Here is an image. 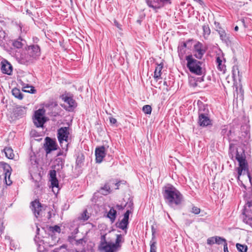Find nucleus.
Instances as JSON below:
<instances>
[{
	"label": "nucleus",
	"mask_w": 252,
	"mask_h": 252,
	"mask_svg": "<svg viewBox=\"0 0 252 252\" xmlns=\"http://www.w3.org/2000/svg\"><path fill=\"white\" fill-rule=\"evenodd\" d=\"M24 88L25 89L23 91L25 92L31 93V94H34L35 92V90L34 89V88L32 86H26L24 87Z\"/></svg>",
	"instance_id": "37"
},
{
	"label": "nucleus",
	"mask_w": 252,
	"mask_h": 252,
	"mask_svg": "<svg viewBox=\"0 0 252 252\" xmlns=\"http://www.w3.org/2000/svg\"><path fill=\"white\" fill-rule=\"evenodd\" d=\"M50 230L53 232H58L60 233L61 232V228L58 225H55L52 227H50Z\"/></svg>",
	"instance_id": "39"
},
{
	"label": "nucleus",
	"mask_w": 252,
	"mask_h": 252,
	"mask_svg": "<svg viewBox=\"0 0 252 252\" xmlns=\"http://www.w3.org/2000/svg\"><path fill=\"white\" fill-rule=\"evenodd\" d=\"M85 243V241H84V240L83 239H80L76 241L77 244H83V243Z\"/></svg>",
	"instance_id": "51"
},
{
	"label": "nucleus",
	"mask_w": 252,
	"mask_h": 252,
	"mask_svg": "<svg viewBox=\"0 0 252 252\" xmlns=\"http://www.w3.org/2000/svg\"><path fill=\"white\" fill-rule=\"evenodd\" d=\"M57 161L58 162V163H57V164L55 165L54 169L56 170L59 171L63 168L64 163L62 160H57Z\"/></svg>",
	"instance_id": "34"
},
{
	"label": "nucleus",
	"mask_w": 252,
	"mask_h": 252,
	"mask_svg": "<svg viewBox=\"0 0 252 252\" xmlns=\"http://www.w3.org/2000/svg\"><path fill=\"white\" fill-rule=\"evenodd\" d=\"M162 194L166 202L171 207L182 203L183 195L173 185L167 184L163 188Z\"/></svg>",
	"instance_id": "2"
},
{
	"label": "nucleus",
	"mask_w": 252,
	"mask_h": 252,
	"mask_svg": "<svg viewBox=\"0 0 252 252\" xmlns=\"http://www.w3.org/2000/svg\"><path fill=\"white\" fill-rule=\"evenodd\" d=\"M236 159L239 162V167L237 168L238 180H239L241 175L247 174L250 182H251L252 178L249 171L248 164L246 160V155L243 149L237 150Z\"/></svg>",
	"instance_id": "3"
},
{
	"label": "nucleus",
	"mask_w": 252,
	"mask_h": 252,
	"mask_svg": "<svg viewBox=\"0 0 252 252\" xmlns=\"http://www.w3.org/2000/svg\"><path fill=\"white\" fill-rule=\"evenodd\" d=\"M103 250L105 252H116L119 249L113 243L105 242V245L103 246Z\"/></svg>",
	"instance_id": "16"
},
{
	"label": "nucleus",
	"mask_w": 252,
	"mask_h": 252,
	"mask_svg": "<svg viewBox=\"0 0 252 252\" xmlns=\"http://www.w3.org/2000/svg\"><path fill=\"white\" fill-rule=\"evenodd\" d=\"M62 99L68 105V107L70 109H73L76 106L75 101L71 97L63 96Z\"/></svg>",
	"instance_id": "18"
},
{
	"label": "nucleus",
	"mask_w": 252,
	"mask_h": 252,
	"mask_svg": "<svg viewBox=\"0 0 252 252\" xmlns=\"http://www.w3.org/2000/svg\"><path fill=\"white\" fill-rule=\"evenodd\" d=\"M243 221L252 228V201H248L245 206Z\"/></svg>",
	"instance_id": "7"
},
{
	"label": "nucleus",
	"mask_w": 252,
	"mask_h": 252,
	"mask_svg": "<svg viewBox=\"0 0 252 252\" xmlns=\"http://www.w3.org/2000/svg\"><path fill=\"white\" fill-rule=\"evenodd\" d=\"M40 55V50L37 45L29 46L21 53L15 55L16 61L20 64L30 65L37 60Z\"/></svg>",
	"instance_id": "1"
},
{
	"label": "nucleus",
	"mask_w": 252,
	"mask_h": 252,
	"mask_svg": "<svg viewBox=\"0 0 252 252\" xmlns=\"http://www.w3.org/2000/svg\"><path fill=\"white\" fill-rule=\"evenodd\" d=\"M142 110L146 114H150L152 112V107L149 105H145L143 107Z\"/></svg>",
	"instance_id": "36"
},
{
	"label": "nucleus",
	"mask_w": 252,
	"mask_h": 252,
	"mask_svg": "<svg viewBox=\"0 0 252 252\" xmlns=\"http://www.w3.org/2000/svg\"><path fill=\"white\" fill-rule=\"evenodd\" d=\"M70 2H71V3H72V2H73L72 0H70Z\"/></svg>",
	"instance_id": "61"
},
{
	"label": "nucleus",
	"mask_w": 252,
	"mask_h": 252,
	"mask_svg": "<svg viewBox=\"0 0 252 252\" xmlns=\"http://www.w3.org/2000/svg\"><path fill=\"white\" fill-rule=\"evenodd\" d=\"M163 68V64L160 63L158 64L157 66L156 67L155 72H154V77L155 79L157 81L158 79H159L161 76V72Z\"/></svg>",
	"instance_id": "21"
},
{
	"label": "nucleus",
	"mask_w": 252,
	"mask_h": 252,
	"mask_svg": "<svg viewBox=\"0 0 252 252\" xmlns=\"http://www.w3.org/2000/svg\"><path fill=\"white\" fill-rule=\"evenodd\" d=\"M234 147V144H232V143H230L229 144V149L231 151L232 149V148H233Z\"/></svg>",
	"instance_id": "56"
},
{
	"label": "nucleus",
	"mask_w": 252,
	"mask_h": 252,
	"mask_svg": "<svg viewBox=\"0 0 252 252\" xmlns=\"http://www.w3.org/2000/svg\"><path fill=\"white\" fill-rule=\"evenodd\" d=\"M207 243L208 245H212L215 244V236L209 237L207 240Z\"/></svg>",
	"instance_id": "41"
},
{
	"label": "nucleus",
	"mask_w": 252,
	"mask_h": 252,
	"mask_svg": "<svg viewBox=\"0 0 252 252\" xmlns=\"http://www.w3.org/2000/svg\"><path fill=\"white\" fill-rule=\"evenodd\" d=\"M194 56L198 59H201L206 52V49L203 44L198 42L194 46Z\"/></svg>",
	"instance_id": "9"
},
{
	"label": "nucleus",
	"mask_w": 252,
	"mask_h": 252,
	"mask_svg": "<svg viewBox=\"0 0 252 252\" xmlns=\"http://www.w3.org/2000/svg\"><path fill=\"white\" fill-rule=\"evenodd\" d=\"M178 52L180 58L181 59H183L184 56V55L186 54V49L185 48L182 47V46L179 45L178 47Z\"/></svg>",
	"instance_id": "31"
},
{
	"label": "nucleus",
	"mask_w": 252,
	"mask_h": 252,
	"mask_svg": "<svg viewBox=\"0 0 252 252\" xmlns=\"http://www.w3.org/2000/svg\"><path fill=\"white\" fill-rule=\"evenodd\" d=\"M163 85H164V86H168V85H167V82H166V81H164V82H163Z\"/></svg>",
	"instance_id": "59"
},
{
	"label": "nucleus",
	"mask_w": 252,
	"mask_h": 252,
	"mask_svg": "<svg viewBox=\"0 0 252 252\" xmlns=\"http://www.w3.org/2000/svg\"><path fill=\"white\" fill-rule=\"evenodd\" d=\"M124 241V239L123 237V236L121 234H117L116 235L115 243H114V245H115L118 249H119L121 247L120 243L123 242Z\"/></svg>",
	"instance_id": "27"
},
{
	"label": "nucleus",
	"mask_w": 252,
	"mask_h": 252,
	"mask_svg": "<svg viewBox=\"0 0 252 252\" xmlns=\"http://www.w3.org/2000/svg\"><path fill=\"white\" fill-rule=\"evenodd\" d=\"M131 213V211L127 210L124 215L123 219L128 220L129 214Z\"/></svg>",
	"instance_id": "45"
},
{
	"label": "nucleus",
	"mask_w": 252,
	"mask_h": 252,
	"mask_svg": "<svg viewBox=\"0 0 252 252\" xmlns=\"http://www.w3.org/2000/svg\"><path fill=\"white\" fill-rule=\"evenodd\" d=\"M236 246L238 251L240 252H247V251L248 248L246 245L237 243Z\"/></svg>",
	"instance_id": "32"
},
{
	"label": "nucleus",
	"mask_w": 252,
	"mask_h": 252,
	"mask_svg": "<svg viewBox=\"0 0 252 252\" xmlns=\"http://www.w3.org/2000/svg\"><path fill=\"white\" fill-rule=\"evenodd\" d=\"M198 123L200 126L205 127L212 125V121L207 114L199 112Z\"/></svg>",
	"instance_id": "10"
},
{
	"label": "nucleus",
	"mask_w": 252,
	"mask_h": 252,
	"mask_svg": "<svg viewBox=\"0 0 252 252\" xmlns=\"http://www.w3.org/2000/svg\"><path fill=\"white\" fill-rule=\"evenodd\" d=\"M186 60L187 61V66L190 72L197 75L202 74V63L193 58L191 55L187 56Z\"/></svg>",
	"instance_id": "5"
},
{
	"label": "nucleus",
	"mask_w": 252,
	"mask_h": 252,
	"mask_svg": "<svg viewBox=\"0 0 252 252\" xmlns=\"http://www.w3.org/2000/svg\"><path fill=\"white\" fill-rule=\"evenodd\" d=\"M128 224V220L125 219H123L120 222H117L116 223L117 227L120 228L122 230H125V233H126V229Z\"/></svg>",
	"instance_id": "19"
},
{
	"label": "nucleus",
	"mask_w": 252,
	"mask_h": 252,
	"mask_svg": "<svg viewBox=\"0 0 252 252\" xmlns=\"http://www.w3.org/2000/svg\"><path fill=\"white\" fill-rule=\"evenodd\" d=\"M6 33L2 28L0 27V45H1L5 39Z\"/></svg>",
	"instance_id": "33"
},
{
	"label": "nucleus",
	"mask_w": 252,
	"mask_h": 252,
	"mask_svg": "<svg viewBox=\"0 0 252 252\" xmlns=\"http://www.w3.org/2000/svg\"><path fill=\"white\" fill-rule=\"evenodd\" d=\"M238 26H236L234 28V30L235 31H237L238 30Z\"/></svg>",
	"instance_id": "58"
},
{
	"label": "nucleus",
	"mask_w": 252,
	"mask_h": 252,
	"mask_svg": "<svg viewBox=\"0 0 252 252\" xmlns=\"http://www.w3.org/2000/svg\"><path fill=\"white\" fill-rule=\"evenodd\" d=\"M218 32V33L220 35V39L224 43L228 44L230 42L229 40V34L227 33L225 30L222 29H220L219 30H217Z\"/></svg>",
	"instance_id": "15"
},
{
	"label": "nucleus",
	"mask_w": 252,
	"mask_h": 252,
	"mask_svg": "<svg viewBox=\"0 0 252 252\" xmlns=\"http://www.w3.org/2000/svg\"><path fill=\"white\" fill-rule=\"evenodd\" d=\"M12 94L20 100H21L23 98V94L21 93L20 90L17 88H14L12 90Z\"/></svg>",
	"instance_id": "26"
},
{
	"label": "nucleus",
	"mask_w": 252,
	"mask_h": 252,
	"mask_svg": "<svg viewBox=\"0 0 252 252\" xmlns=\"http://www.w3.org/2000/svg\"><path fill=\"white\" fill-rule=\"evenodd\" d=\"M4 152L5 153V156L9 158L13 159L14 157V154H13V150L10 147H6L4 149Z\"/></svg>",
	"instance_id": "25"
},
{
	"label": "nucleus",
	"mask_w": 252,
	"mask_h": 252,
	"mask_svg": "<svg viewBox=\"0 0 252 252\" xmlns=\"http://www.w3.org/2000/svg\"><path fill=\"white\" fill-rule=\"evenodd\" d=\"M32 210L36 218L40 216L42 210V206L39 201L34 200L32 202Z\"/></svg>",
	"instance_id": "13"
},
{
	"label": "nucleus",
	"mask_w": 252,
	"mask_h": 252,
	"mask_svg": "<svg viewBox=\"0 0 252 252\" xmlns=\"http://www.w3.org/2000/svg\"><path fill=\"white\" fill-rule=\"evenodd\" d=\"M191 212L195 215H197L200 213V209L197 207L193 206Z\"/></svg>",
	"instance_id": "42"
},
{
	"label": "nucleus",
	"mask_w": 252,
	"mask_h": 252,
	"mask_svg": "<svg viewBox=\"0 0 252 252\" xmlns=\"http://www.w3.org/2000/svg\"><path fill=\"white\" fill-rule=\"evenodd\" d=\"M51 185L53 188L57 187L59 186V182L57 178L50 179Z\"/></svg>",
	"instance_id": "40"
},
{
	"label": "nucleus",
	"mask_w": 252,
	"mask_h": 252,
	"mask_svg": "<svg viewBox=\"0 0 252 252\" xmlns=\"http://www.w3.org/2000/svg\"><path fill=\"white\" fill-rule=\"evenodd\" d=\"M117 27L119 28V25H118V24L117 23Z\"/></svg>",
	"instance_id": "62"
},
{
	"label": "nucleus",
	"mask_w": 252,
	"mask_h": 252,
	"mask_svg": "<svg viewBox=\"0 0 252 252\" xmlns=\"http://www.w3.org/2000/svg\"><path fill=\"white\" fill-rule=\"evenodd\" d=\"M216 62L217 63H218V64H220L221 63H222V61L221 60V59L220 58V57H217V59H216Z\"/></svg>",
	"instance_id": "53"
},
{
	"label": "nucleus",
	"mask_w": 252,
	"mask_h": 252,
	"mask_svg": "<svg viewBox=\"0 0 252 252\" xmlns=\"http://www.w3.org/2000/svg\"><path fill=\"white\" fill-rule=\"evenodd\" d=\"M232 75L233 78H236L237 76L239 77V80H240L241 75H240V72L239 71L238 66L237 65L234 66L232 68Z\"/></svg>",
	"instance_id": "28"
},
{
	"label": "nucleus",
	"mask_w": 252,
	"mask_h": 252,
	"mask_svg": "<svg viewBox=\"0 0 252 252\" xmlns=\"http://www.w3.org/2000/svg\"><path fill=\"white\" fill-rule=\"evenodd\" d=\"M70 129L69 127H62L58 129L57 138L63 150L67 151L68 145L70 142Z\"/></svg>",
	"instance_id": "4"
},
{
	"label": "nucleus",
	"mask_w": 252,
	"mask_h": 252,
	"mask_svg": "<svg viewBox=\"0 0 252 252\" xmlns=\"http://www.w3.org/2000/svg\"><path fill=\"white\" fill-rule=\"evenodd\" d=\"M107 216L112 223L114 222L117 216L116 210L113 207H111L108 212Z\"/></svg>",
	"instance_id": "23"
},
{
	"label": "nucleus",
	"mask_w": 252,
	"mask_h": 252,
	"mask_svg": "<svg viewBox=\"0 0 252 252\" xmlns=\"http://www.w3.org/2000/svg\"><path fill=\"white\" fill-rule=\"evenodd\" d=\"M50 179H55L56 178V170H52L50 172Z\"/></svg>",
	"instance_id": "43"
},
{
	"label": "nucleus",
	"mask_w": 252,
	"mask_h": 252,
	"mask_svg": "<svg viewBox=\"0 0 252 252\" xmlns=\"http://www.w3.org/2000/svg\"><path fill=\"white\" fill-rule=\"evenodd\" d=\"M96 162L101 163L106 155L105 148L102 146L96 148L95 150Z\"/></svg>",
	"instance_id": "11"
},
{
	"label": "nucleus",
	"mask_w": 252,
	"mask_h": 252,
	"mask_svg": "<svg viewBox=\"0 0 252 252\" xmlns=\"http://www.w3.org/2000/svg\"><path fill=\"white\" fill-rule=\"evenodd\" d=\"M192 41L191 39H189L186 42H180L179 45L185 48L189 49L191 47Z\"/></svg>",
	"instance_id": "29"
},
{
	"label": "nucleus",
	"mask_w": 252,
	"mask_h": 252,
	"mask_svg": "<svg viewBox=\"0 0 252 252\" xmlns=\"http://www.w3.org/2000/svg\"><path fill=\"white\" fill-rule=\"evenodd\" d=\"M218 68L220 71H224L225 66L224 65L222 64V63L218 64Z\"/></svg>",
	"instance_id": "48"
},
{
	"label": "nucleus",
	"mask_w": 252,
	"mask_h": 252,
	"mask_svg": "<svg viewBox=\"0 0 252 252\" xmlns=\"http://www.w3.org/2000/svg\"><path fill=\"white\" fill-rule=\"evenodd\" d=\"M60 155H61L60 153L58 154V156H60Z\"/></svg>",
	"instance_id": "64"
},
{
	"label": "nucleus",
	"mask_w": 252,
	"mask_h": 252,
	"mask_svg": "<svg viewBox=\"0 0 252 252\" xmlns=\"http://www.w3.org/2000/svg\"><path fill=\"white\" fill-rule=\"evenodd\" d=\"M45 111L43 109H39L34 113L33 122L35 126L37 127H42L46 121L44 117Z\"/></svg>",
	"instance_id": "6"
},
{
	"label": "nucleus",
	"mask_w": 252,
	"mask_h": 252,
	"mask_svg": "<svg viewBox=\"0 0 252 252\" xmlns=\"http://www.w3.org/2000/svg\"><path fill=\"white\" fill-rule=\"evenodd\" d=\"M109 120L110 123L112 124H115L117 122V120L114 118L110 117Z\"/></svg>",
	"instance_id": "49"
},
{
	"label": "nucleus",
	"mask_w": 252,
	"mask_h": 252,
	"mask_svg": "<svg viewBox=\"0 0 252 252\" xmlns=\"http://www.w3.org/2000/svg\"><path fill=\"white\" fill-rule=\"evenodd\" d=\"M229 132L230 133H231V130H229Z\"/></svg>",
	"instance_id": "63"
},
{
	"label": "nucleus",
	"mask_w": 252,
	"mask_h": 252,
	"mask_svg": "<svg viewBox=\"0 0 252 252\" xmlns=\"http://www.w3.org/2000/svg\"><path fill=\"white\" fill-rule=\"evenodd\" d=\"M12 169L10 166V169L8 171H5L4 172V180L6 185H10L12 184V181L10 180V175L11 174Z\"/></svg>",
	"instance_id": "24"
},
{
	"label": "nucleus",
	"mask_w": 252,
	"mask_h": 252,
	"mask_svg": "<svg viewBox=\"0 0 252 252\" xmlns=\"http://www.w3.org/2000/svg\"><path fill=\"white\" fill-rule=\"evenodd\" d=\"M150 252H157L156 243L155 242H150Z\"/></svg>",
	"instance_id": "38"
},
{
	"label": "nucleus",
	"mask_w": 252,
	"mask_h": 252,
	"mask_svg": "<svg viewBox=\"0 0 252 252\" xmlns=\"http://www.w3.org/2000/svg\"><path fill=\"white\" fill-rule=\"evenodd\" d=\"M147 5L153 8L156 12L157 11L158 9H160L163 7L165 4H171V0H160L158 4H156V1L146 0Z\"/></svg>",
	"instance_id": "8"
},
{
	"label": "nucleus",
	"mask_w": 252,
	"mask_h": 252,
	"mask_svg": "<svg viewBox=\"0 0 252 252\" xmlns=\"http://www.w3.org/2000/svg\"><path fill=\"white\" fill-rule=\"evenodd\" d=\"M133 202L131 201H130L129 202H127L125 206L126 207V206H127V208H129V210L131 211L133 209Z\"/></svg>",
	"instance_id": "46"
},
{
	"label": "nucleus",
	"mask_w": 252,
	"mask_h": 252,
	"mask_svg": "<svg viewBox=\"0 0 252 252\" xmlns=\"http://www.w3.org/2000/svg\"><path fill=\"white\" fill-rule=\"evenodd\" d=\"M87 210H85V211H84V212L82 213L81 217V220H86L89 219V217L87 215Z\"/></svg>",
	"instance_id": "44"
},
{
	"label": "nucleus",
	"mask_w": 252,
	"mask_h": 252,
	"mask_svg": "<svg viewBox=\"0 0 252 252\" xmlns=\"http://www.w3.org/2000/svg\"><path fill=\"white\" fill-rule=\"evenodd\" d=\"M120 182H117V183H116L115 184V185L117 187V188H116V189H118V187H119V185H120Z\"/></svg>",
	"instance_id": "57"
},
{
	"label": "nucleus",
	"mask_w": 252,
	"mask_h": 252,
	"mask_svg": "<svg viewBox=\"0 0 252 252\" xmlns=\"http://www.w3.org/2000/svg\"><path fill=\"white\" fill-rule=\"evenodd\" d=\"M26 108L23 106L16 107L13 111L14 115L16 118L24 117L26 114Z\"/></svg>",
	"instance_id": "14"
},
{
	"label": "nucleus",
	"mask_w": 252,
	"mask_h": 252,
	"mask_svg": "<svg viewBox=\"0 0 252 252\" xmlns=\"http://www.w3.org/2000/svg\"><path fill=\"white\" fill-rule=\"evenodd\" d=\"M223 251H224V252H229L226 242L225 243H224Z\"/></svg>",
	"instance_id": "50"
},
{
	"label": "nucleus",
	"mask_w": 252,
	"mask_h": 252,
	"mask_svg": "<svg viewBox=\"0 0 252 252\" xmlns=\"http://www.w3.org/2000/svg\"><path fill=\"white\" fill-rule=\"evenodd\" d=\"M125 206H122V205H119V204H117L116 206V209L119 210H123L124 208H125Z\"/></svg>",
	"instance_id": "52"
},
{
	"label": "nucleus",
	"mask_w": 252,
	"mask_h": 252,
	"mask_svg": "<svg viewBox=\"0 0 252 252\" xmlns=\"http://www.w3.org/2000/svg\"><path fill=\"white\" fill-rule=\"evenodd\" d=\"M84 159V158H82V157H78L77 159H76V163L77 164V165H79L80 164L82 163V162H83V160Z\"/></svg>",
	"instance_id": "47"
},
{
	"label": "nucleus",
	"mask_w": 252,
	"mask_h": 252,
	"mask_svg": "<svg viewBox=\"0 0 252 252\" xmlns=\"http://www.w3.org/2000/svg\"><path fill=\"white\" fill-rule=\"evenodd\" d=\"M203 31V36L206 38L210 34V29L208 25H203L202 26Z\"/></svg>",
	"instance_id": "30"
},
{
	"label": "nucleus",
	"mask_w": 252,
	"mask_h": 252,
	"mask_svg": "<svg viewBox=\"0 0 252 252\" xmlns=\"http://www.w3.org/2000/svg\"><path fill=\"white\" fill-rule=\"evenodd\" d=\"M215 244L220 245L223 242L225 243L226 242V240L222 237L220 236H215Z\"/></svg>",
	"instance_id": "35"
},
{
	"label": "nucleus",
	"mask_w": 252,
	"mask_h": 252,
	"mask_svg": "<svg viewBox=\"0 0 252 252\" xmlns=\"http://www.w3.org/2000/svg\"><path fill=\"white\" fill-rule=\"evenodd\" d=\"M51 252H58V251L57 250H54V251H52Z\"/></svg>",
	"instance_id": "60"
},
{
	"label": "nucleus",
	"mask_w": 252,
	"mask_h": 252,
	"mask_svg": "<svg viewBox=\"0 0 252 252\" xmlns=\"http://www.w3.org/2000/svg\"><path fill=\"white\" fill-rule=\"evenodd\" d=\"M98 192L102 195H106L111 192L110 187L107 183H106L103 187L98 190Z\"/></svg>",
	"instance_id": "22"
},
{
	"label": "nucleus",
	"mask_w": 252,
	"mask_h": 252,
	"mask_svg": "<svg viewBox=\"0 0 252 252\" xmlns=\"http://www.w3.org/2000/svg\"><path fill=\"white\" fill-rule=\"evenodd\" d=\"M45 151L47 154L57 149V144L55 141L47 137L45 138Z\"/></svg>",
	"instance_id": "12"
},
{
	"label": "nucleus",
	"mask_w": 252,
	"mask_h": 252,
	"mask_svg": "<svg viewBox=\"0 0 252 252\" xmlns=\"http://www.w3.org/2000/svg\"><path fill=\"white\" fill-rule=\"evenodd\" d=\"M3 226H1V227H0V238H1V235L3 233Z\"/></svg>",
	"instance_id": "54"
},
{
	"label": "nucleus",
	"mask_w": 252,
	"mask_h": 252,
	"mask_svg": "<svg viewBox=\"0 0 252 252\" xmlns=\"http://www.w3.org/2000/svg\"><path fill=\"white\" fill-rule=\"evenodd\" d=\"M36 238L37 235H39V228L38 227V226L37 224H36Z\"/></svg>",
	"instance_id": "55"
},
{
	"label": "nucleus",
	"mask_w": 252,
	"mask_h": 252,
	"mask_svg": "<svg viewBox=\"0 0 252 252\" xmlns=\"http://www.w3.org/2000/svg\"><path fill=\"white\" fill-rule=\"evenodd\" d=\"M1 70L4 73L10 75L12 71V65L7 61L1 62Z\"/></svg>",
	"instance_id": "17"
},
{
	"label": "nucleus",
	"mask_w": 252,
	"mask_h": 252,
	"mask_svg": "<svg viewBox=\"0 0 252 252\" xmlns=\"http://www.w3.org/2000/svg\"><path fill=\"white\" fill-rule=\"evenodd\" d=\"M26 41L21 38L14 40L12 42V45L15 48H22L25 44Z\"/></svg>",
	"instance_id": "20"
}]
</instances>
